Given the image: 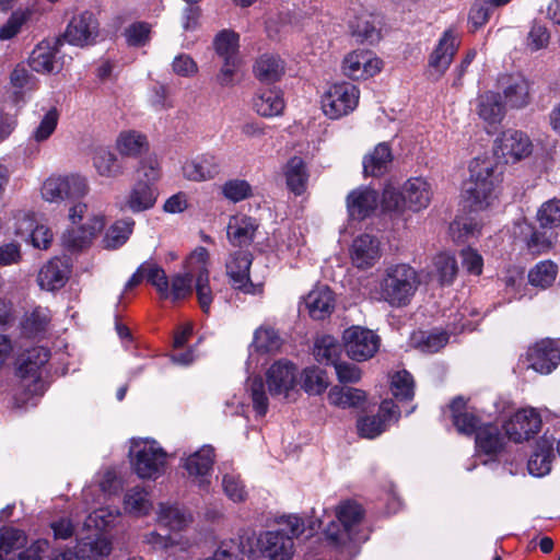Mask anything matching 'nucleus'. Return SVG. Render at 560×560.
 I'll return each mask as SVG.
<instances>
[{
    "mask_svg": "<svg viewBox=\"0 0 560 560\" xmlns=\"http://www.w3.org/2000/svg\"><path fill=\"white\" fill-rule=\"evenodd\" d=\"M503 171L504 164L493 158H476L470 162V175L465 194L474 210H482L490 206L502 182Z\"/></svg>",
    "mask_w": 560,
    "mask_h": 560,
    "instance_id": "1",
    "label": "nucleus"
},
{
    "mask_svg": "<svg viewBox=\"0 0 560 560\" xmlns=\"http://www.w3.org/2000/svg\"><path fill=\"white\" fill-rule=\"evenodd\" d=\"M364 510L361 504L346 500L336 508V521H331L325 533L336 546L354 549L368 539L361 529Z\"/></svg>",
    "mask_w": 560,
    "mask_h": 560,
    "instance_id": "2",
    "label": "nucleus"
},
{
    "mask_svg": "<svg viewBox=\"0 0 560 560\" xmlns=\"http://www.w3.org/2000/svg\"><path fill=\"white\" fill-rule=\"evenodd\" d=\"M419 284L418 273L411 266L407 264L388 266L380 281L381 300L392 307L407 306Z\"/></svg>",
    "mask_w": 560,
    "mask_h": 560,
    "instance_id": "3",
    "label": "nucleus"
},
{
    "mask_svg": "<svg viewBox=\"0 0 560 560\" xmlns=\"http://www.w3.org/2000/svg\"><path fill=\"white\" fill-rule=\"evenodd\" d=\"M560 363V347L557 340L545 338L528 347L518 359V366L532 369L535 372L548 375Z\"/></svg>",
    "mask_w": 560,
    "mask_h": 560,
    "instance_id": "4",
    "label": "nucleus"
},
{
    "mask_svg": "<svg viewBox=\"0 0 560 560\" xmlns=\"http://www.w3.org/2000/svg\"><path fill=\"white\" fill-rule=\"evenodd\" d=\"M50 351L44 347H34L25 352L18 366L16 373L22 387L31 395L43 393L40 369L49 361Z\"/></svg>",
    "mask_w": 560,
    "mask_h": 560,
    "instance_id": "5",
    "label": "nucleus"
},
{
    "mask_svg": "<svg viewBox=\"0 0 560 560\" xmlns=\"http://www.w3.org/2000/svg\"><path fill=\"white\" fill-rule=\"evenodd\" d=\"M359 90L355 85L342 82L331 85L322 97V108L326 116L338 119L351 113L358 105Z\"/></svg>",
    "mask_w": 560,
    "mask_h": 560,
    "instance_id": "6",
    "label": "nucleus"
},
{
    "mask_svg": "<svg viewBox=\"0 0 560 560\" xmlns=\"http://www.w3.org/2000/svg\"><path fill=\"white\" fill-rule=\"evenodd\" d=\"M88 190L86 179L80 175L51 176L43 184L42 196L47 201L59 202L81 198Z\"/></svg>",
    "mask_w": 560,
    "mask_h": 560,
    "instance_id": "7",
    "label": "nucleus"
},
{
    "mask_svg": "<svg viewBox=\"0 0 560 560\" xmlns=\"http://www.w3.org/2000/svg\"><path fill=\"white\" fill-rule=\"evenodd\" d=\"M345 349L349 358L354 361H366L378 351L381 339L371 329L352 326L342 335Z\"/></svg>",
    "mask_w": 560,
    "mask_h": 560,
    "instance_id": "8",
    "label": "nucleus"
},
{
    "mask_svg": "<svg viewBox=\"0 0 560 560\" xmlns=\"http://www.w3.org/2000/svg\"><path fill=\"white\" fill-rule=\"evenodd\" d=\"M133 469L140 478H158L166 462V453L156 443H142L136 445L131 452Z\"/></svg>",
    "mask_w": 560,
    "mask_h": 560,
    "instance_id": "9",
    "label": "nucleus"
},
{
    "mask_svg": "<svg viewBox=\"0 0 560 560\" xmlns=\"http://www.w3.org/2000/svg\"><path fill=\"white\" fill-rule=\"evenodd\" d=\"M98 36V21L94 13L83 11L72 16L68 26L60 37L70 45L84 47L93 45Z\"/></svg>",
    "mask_w": 560,
    "mask_h": 560,
    "instance_id": "10",
    "label": "nucleus"
},
{
    "mask_svg": "<svg viewBox=\"0 0 560 560\" xmlns=\"http://www.w3.org/2000/svg\"><path fill=\"white\" fill-rule=\"evenodd\" d=\"M253 255L247 249L233 252L225 262L226 276L234 290L246 294H255L256 285L250 281L249 269Z\"/></svg>",
    "mask_w": 560,
    "mask_h": 560,
    "instance_id": "11",
    "label": "nucleus"
},
{
    "mask_svg": "<svg viewBox=\"0 0 560 560\" xmlns=\"http://www.w3.org/2000/svg\"><path fill=\"white\" fill-rule=\"evenodd\" d=\"M459 47V39L454 30H446L436 47L429 56L428 75L433 80L440 79L451 66L453 58Z\"/></svg>",
    "mask_w": 560,
    "mask_h": 560,
    "instance_id": "12",
    "label": "nucleus"
},
{
    "mask_svg": "<svg viewBox=\"0 0 560 560\" xmlns=\"http://www.w3.org/2000/svg\"><path fill=\"white\" fill-rule=\"evenodd\" d=\"M399 410L394 401L384 400L376 415L363 416L357 421V429L360 436L374 439L383 433L390 421H397Z\"/></svg>",
    "mask_w": 560,
    "mask_h": 560,
    "instance_id": "13",
    "label": "nucleus"
},
{
    "mask_svg": "<svg viewBox=\"0 0 560 560\" xmlns=\"http://www.w3.org/2000/svg\"><path fill=\"white\" fill-rule=\"evenodd\" d=\"M295 382L296 368L288 360H278L266 371L268 393L272 397L287 398L294 388Z\"/></svg>",
    "mask_w": 560,
    "mask_h": 560,
    "instance_id": "14",
    "label": "nucleus"
},
{
    "mask_svg": "<svg viewBox=\"0 0 560 560\" xmlns=\"http://www.w3.org/2000/svg\"><path fill=\"white\" fill-rule=\"evenodd\" d=\"M540 427V416L533 408L518 410L503 425L505 435L516 443L530 439Z\"/></svg>",
    "mask_w": 560,
    "mask_h": 560,
    "instance_id": "15",
    "label": "nucleus"
},
{
    "mask_svg": "<svg viewBox=\"0 0 560 560\" xmlns=\"http://www.w3.org/2000/svg\"><path fill=\"white\" fill-rule=\"evenodd\" d=\"M257 544L269 560H290L294 553V542L284 529L268 530L261 534Z\"/></svg>",
    "mask_w": 560,
    "mask_h": 560,
    "instance_id": "16",
    "label": "nucleus"
},
{
    "mask_svg": "<svg viewBox=\"0 0 560 560\" xmlns=\"http://www.w3.org/2000/svg\"><path fill=\"white\" fill-rule=\"evenodd\" d=\"M382 61L370 50H355L343 59L345 75L352 80L368 79L381 70Z\"/></svg>",
    "mask_w": 560,
    "mask_h": 560,
    "instance_id": "17",
    "label": "nucleus"
},
{
    "mask_svg": "<svg viewBox=\"0 0 560 560\" xmlns=\"http://www.w3.org/2000/svg\"><path fill=\"white\" fill-rule=\"evenodd\" d=\"M498 149L505 163H516L530 155L533 143L523 131L510 129L498 139Z\"/></svg>",
    "mask_w": 560,
    "mask_h": 560,
    "instance_id": "18",
    "label": "nucleus"
},
{
    "mask_svg": "<svg viewBox=\"0 0 560 560\" xmlns=\"http://www.w3.org/2000/svg\"><path fill=\"white\" fill-rule=\"evenodd\" d=\"M499 88L505 104L512 108H522L530 101L529 83L521 74H504L500 77Z\"/></svg>",
    "mask_w": 560,
    "mask_h": 560,
    "instance_id": "19",
    "label": "nucleus"
},
{
    "mask_svg": "<svg viewBox=\"0 0 560 560\" xmlns=\"http://www.w3.org/2000/svg\"><path fill=\"white\" fill-rule=\"evenodd\" d=\"M353 266L365 270L373 267L381 257L380 241L370 235L362 234L355 237L350 249Z\"/></svg>",
    "mask_w": 560,
    "mask_h": 560,
    "instance_id": "20",
    "label": "nucleus"
},
{
    "mask_svg": "<svg viewBox=\"0 0 560 560\" xmlns=\"http://www.w3.org/2000/svg\"><path fill=\"white\" fill-rule=\"evenodd\" d=\"M61 45V38H56L54 45L45 40L39 43L30 55L28 67L39 73L59 72L61 63L56 59V54Z\"/></svg>",
    "mask_w": 560,
    "mask_h": 560,
    "instance_id": "21",
    "label": "nucleus"
},
{
    "mask_svg": "<svg viewBox=\"0 0 560 560\" xmlns=\"http://www.w3.org/2000/svg\"><path fill=\"white\" fill-rule=\"evenodd\" d=\"M346 202L350 219L361 221L376 210L378 194L369 187H360L349 192Z\"/></svg>",
    "mask_w": 560,
    "mask_h": 560,
    "instance_id": "22",
    "label": "nucleus"
},
{
    "mask_svg": "<svg viewBox=\"0 0 560 560\" xmlns=\"http://www.w3.org/2000/svg\"><path fill=\"white\" fill-rule=\"evenodd\" d=\"M182 460L188 477L195 478L200 487H205L214 463V448L211 445H203Z\"/></svg>",
    "mask_w": 560,
    "mask_h": 560,
    "instance_id": "23",
    "label": "nucleus"
},
{
    "mask_svg": "<svg viewBox=\"0 0 560 560\" xmlns=\"http://www.w3.org/2000/svg\"><path fill=\"white\" fill-rule=\"evenodd\" d=\"M105 220L103 215H94L85 224L67 230L62 234V244L70 250H80L88 246L91 240L103 230Z\"/></svg>",
    "mask_w": 560,
    "mask_h": 560,
    "instance_id": "24",
    "label": "nucleus"
},
{
    "mask_svg": "<svg viewBox=\"0 0 560 560\" xmlns=\"http://www.w3.org/2000/svg\"><path fill=\"white\" fill-rule=\"evenodd\" d=\"M258 226L257 220L252 217L233 215L226 226L228 240L231 245L240 249L248 247L254 241Z\"/></svg>",
    "mask_w": 560,
    "mask_h": 560,
    "instance_id": "25",
    "label": "nucleus"
},
{
    "mask_svg": "<svg viewBox=\"0 0 560 560\" xmlns=\"http://www.w3.org/2000/svg\"><path fill=\"white\" fill-rule=\"evenodd\" d=\"M220 171L219 160L210 153L197 155L183 165L184 177L194 182L210 180L219 175Z\"/></svg>",
    "mask_w": 560,
    "mask_h": 560,
    "instance_id": "26",
    "label": "nucleus"
},
{
    "mask_svg": "<svg viewBox=\"0 0 560 560\" xmlns=\"http://www.w3.org/2000/svg\"><path fill=\"white\" fill-rule=\"evenodd\" d=\"M70 276V268L66 260L54 258L39 270L37 282L42 289L55 291L62 288Z\"/></svg>",
    "mask_w": 560,
    "mask_h": 560,
    "instance_id": "27",
    "label": "nucleus"
},
{
    "mask_svg": "<svg viewBox=\"0 0 560 560\" xmlns=\"http://www.w3.org/2000/svg\"><path fill=\"white\" fill-rule=\"evenodd\" d=\"M304 304L313 319L323 320L330 316L335 308L334 293L326 285L316 287L305 296Z\"/></svg>",
    "mask_w": 560,
    "mask_h": 560,
    "instance_id": "28",
    "label": "nucleus"
},
{
    "mask_svg": "<svg viewBox=\"0 0 560 560\" xmlns=\"http://www.w3.org/2000/svg\"><path fill=\"white\" fill-rule=\"evenodd\" d=\"M378 24L375 15L362 10L349 20V30L358 42L373 44L381 37Z\"/></svg>",
    "mask_w": 560,
    "mask_h": 560,
    "instance_id": "29",
    "label": "nucleus"
},
{
    "mask_svg": "<svg viewBox=\"0 0 560 560\" xmlns=\"http://www.w3.org/2000/svg\"><path fill=\"white\" fill-rule=\"evenodd\" d=\"M506 438L505 434L501 433L498 425L483 424L475 435L476 448L479 453L495 456L503 451Z\"/></svg>",
    "mask_w": 560,
    "mask_h": 560,
    "instance_id": "30",
    "label": "nucleus"
},
{
    "mask_svg": "<svg viewBox=\"0 0 560 560\" xmlns=\"http://www.w3.org/2000/svg\"><path fill=\"white\" fill-rule=\"evenodd\" d=\"M553 458V442L546 436L540 438L527 463L529 474L536 477L546 476L551 470Z\"/></svg>",
    "mask_w": 560,
    "mask_h": 560,
    "instance_id": "31",
    "label": "nucleus"
},
{
    "mask_svg": "<svg viewBox=\"0 0 560 560\" xmlns=\"http://www.w3.org/2000/svg\"><path fill=\"white\" fill-rule=\"evenodd\" d=\"M402 190L409 210L419 211L427 208L431 201V186L422 177H413L408 179L404 184Z\"/></svg>",
    "mask_w": 560,
    "mask_h": 560,
    "instance_id": "32",
    "label": "nucleus"
},
{
    "mask_svg": "<svg viewBox=\"0 0 560 560\" xmlns=\"http://www.w3.org/2000/svg\"><path fill=\"white\" fill-rule=\"evenodd\" d=\"M453 423L457 431L465 435L477 434L481 428L480 418L472 411L468 410L462 397L455 398L451 404Z\"/></svg>",
    "mask_w": 560,
    "mask_h": 560,
    "instance_id": "33",
    "label": "nucleus"
},
{
    "mask_svg": "<svg viewBox=\"0 0 560 560\" xmlns=\"http://www.w3.org/2000/svg\"><path fill=\"white\" fill-rule=\"evenodd\" d=\"M156 197L158 192L154 187L142 179H137L126 199L125 206L135 213L142 212L155 205Z\"/></svg>",
    "mask_w": 560,
    "mask_h": 560,
    "instance_id": "34",
    "label": "nucleus"
},
{
    "mask_svg": "<svg viewBox=\"0 0 560 560\" xmlns=\"http://www.w3.org/2000/svg\"><path fill=\"white\" fill-rule=\"evenodd\" d=\"M254 71L260 82L271 84L284 74V61L277 55L265 54L257 59Z\"/></svg>",
    "mask_w": 560,
    "mask_h": 560,
    "instance_id": "35",
    "label": "nucleus"
},
{
    "mask_svg": "<svg viewBox=\"0 0 560 560\" xmlns=\"http://www.w3.org/2000/svg\"><path fill=\"white\" fill-rule=\"evenodd\" d=\"M392 162L390 148L386 143H380L364 156L363 172L366 176H381L388 171Z\"/></svg>",
    "mask_w": 560,
    "mask_h": 560,
    "instance_id": "36",
    "label": "nucleus"
},
{
    "mask_svg": "<svg viewBox=\"0 0 560 560\" xmlns=\"http://www.w3.org/2000/svg\"><path fill=\"white\" fill-rule=\"evenodd\" d=\"M328 401L340 408H357L364 404L366 394L362 389L348 386H334L328 393Z\"/></svg>",
    "mask_w": 560,
    "mask_h": 560,
    "instance_id": "37",
    "label": "nucleus"
},
{
    "mask_svg": "<svg viewBox=\"0 0 560 560\" xmlns=\"http://www.w3.org/2000/svg\"><path fill=\"white\" fill-rule=\"evenodd\" d=\"M288 188L295 195H302L306 189L308 174L304 161L299 156L291 158L285 166Z\"/></svg>",
    "mask_w": 560,
    "mask_h": 560,
    "instance_id": "38",
    "label": "nucleus"
},
{
    "mask_svg": "<svg viewBox=\"0 0 560 560\" xmlns=\"http://www.w3.org/2000/svg\"><path fill=\"white\" fill-rule=\"evenodd\" d=\"M152 502L144 488L133 487L129 489L124 498V509L130 515L144 516L152 510Z\"/></svg>",
    "mask_w": 560,
    "mask_h": 560,
    "instance_id": "39",
    "label": "nucleus"
},
{
    "mask_svg": "<svg viewBox=\"0 0 560 560\" xmlns=\"http://www.w3.org/2000/svg\"><path fill=\"white\" fill-rule=\"evenodd\" d=\"M478 114L489 125L500 122L504 116V106L500 101V94L488 92L480 96Z\"/></svg>",
    "mask_w": 560,
    "mask_h": 560,
    "instance_id": "40",
    "label": "nucleus"
},
{
    "mask_svg": "<svg viewBox=\"0 0 560 560\" xmlns=\"http://www.w3.org/2000/svg\"><path fill=\"white\" fill-rule=\"evenodd\" d=\"M254 107L257 114L264 117H273L280 115L284 108V102L279 91H262L254 101Z\"/></svg>",
    "mask_w": 560,
    "mask_h": 560,
    "instance_id": "41",
    "label": "nucleus"
},
{
    "mask_svg": "<svg viewBox=\"0 0 560 560\" xmlns=\"http://www.w3.org/2000/svg\"><path fill=\"white\" fill-rule=\"evenodd\" d=\"M282 339L279 334L269 326H261L254 332V340L250 343V349L260 353H272L280 350Z\"/></svg>",
    "mask_w": 560,
    "mask_h": 560,
    "instance_id": "42",
    "label": "nucleus"
},
{
    "mask_svg": "<svg viewBox=\"0 0 560 560\" xmlns=\"http://www.w3.org/2000/svg\"><path fill=\"white\" fill-rule=\"evenodd\" d=\"M413 346L424 353H435L444 348L448 341L445 331H418L411 337Z\"/></svg>",
    "mask_w": 560,
    "mask_h": 560,
    "instance_id": "43",
    "label": "nucleus"
},
{
    "mask_svg": "<svg viewBox=\"0 0 560 560\" xmlns=\"http://www.w3.org/2000/svg\"><path fill=\"white\" fill-rule=\"evenodd\" d=\"M135 221L132 219H122L116 221L106 232L103 244L107 249H116L124 245L130 237Z\"/></svg>",
    "mask_w": 560,
    "mask_h": 560,
    "instance_id": "44",
    "label": "nucleus"
},
{
    "mask_svg": "<svg viewBox=\"0 0 560 560\" xmlns=\"http://www.w3.org/2000/svg\"><path fill=\"white\" fill-rule=\"evenodd\" d=\"M433 273L442 285L453 283L457 271V262L453 255L448 253H440L433 259Z\"/></svg>",
    "mask_w": 560,
    "mask_h": 560,
    "instance_id": "45",
    "label": "nucleus"
},
{
    "mask_svg": "<svg viewBox=\"0 0 560 560\" xmlns=\"http://www.w3.org/2000/svg\"><path fill=\"white\" fill-rule=\"evenodd\" d=\"M329 382L324 370L311 366L303 370L301 374V387L308 395H320L328 387Z\"/></svg>",
    "mask_w": 560,
    "mask_h": 560,
    "instance_id": "46",
    "label": "nucleus"
},
{
    "mask_svg": "<svg viewBox=\"0 0 560 560\" xmlns=\"http://www.w3.org/2000/svg\"><path fill=\"white\" fill-rule=\"evenodd\" d=\"M50 322L49 311L45 307H36L25 316L22 322L23 334L27 337H37L45 332Z\"/></svg>",
    "mask_w": 560,
    "mask_h": 560,
    "instance_id": "47",
    "label": "nucleus"
},
{
    "mask_svg": "<svg viewBox=\"0 0 560 560\" xmlns=\"http://www.w3.org/2000/svg\"><path fill=\"white\" fill-rule=\"evenodd\" d=\"M110 550V544L105 538L88 539L78 544L74 555L78 560H101Z\"/></svg>",
    "mask_w": 560,
    "mask_h": 560,
    "instance_id": "48",
    "label": "nucleus"
},
{
    "mask_svg": "<svg viewBox=\"0 0 560 560\" xmlns=\"http://www.w3.org/2000/svg\"><path fill=\"white\" fill-rule=\"evenodd\" d=\"M117 149L121 155L138 156L148 150V142L141 133L124 131L117 139Z\"/></svg>",
    "mask_w": 560,
    "mask_h": 560,
    "instance_id": "49",
    "label": "nucleus"
},
{
    "mask_svg": "<svg viewBox=\"0 0 560 560\" xmlns=\"http://www.w3.org/2000/svg\"><path fill=\"white\" fill-rule=\"evenodd\" d=\"M189 522L186 513L176 505L161 503L158 512V523L172 530L183 529Z\"/></svg>",
    "mask_w": 560,
    "mask_h": 560,
    "instance_id": "50",
    "label": "nucleus"
},
{
    "mask_svg": "<svg viewBox=\"0 0 560 560\" xmlns=\"http://www.w3.org/2000/svg\"><path fill=\"white\" fill-rule=\"evenodd\" d=\"M247 392L252 399L253 408L258 417H264L269 407L268 396L265 389L264 380L260 376L247 380Z\"/></svg>",
    "mask_w": 560,
    "mask_h": 560,
    "instance_id": "51",
    "label": "nucleus"
},
{
    "mask_svg": "<svg viewBox=\"0 0 560 560\" xmlns=\"http://www.w3.org/2000/svg\"><path fill=\"white\" fill-rule=\"evenodd\" d=\"M340 353L341 347L331 336H324L315 343L314 355L320 363L336 365L339 362Z\"/></svg>",
    "mask_w": 560,
    "mask_h": 560,
    "instance_id": "52",
    "label": "nucleus"
},
{
    "mask_svg": "<svg viewBox=\"0 0 560 560\" xmlns=\"http://www.w3.org/2000/svg\"><path fill=\"white\" fill-rule=\"evenodd\" d=\"M217 54L222 59H238V34L230 30L219 32L213 40Z\"/></svg>",
    "mask_w": 560,
    "mask_h": 560,
    "instance_id": "53",
    "label": "nucleus"
},
{
    "mask_svg": "<svg viewBox=\"0 0 560 560\" xmlns=\"http://www.w3.org/2000/svg\"><path fill=\"white\" fill-rule=\"evenodd\" d=\"M142 268L144 279L156 289L162 299H168L170 283L163 268L153 261H144Z\"/></svg>",
    "mask_w": 560,
    "mask_h": 560,
    "instance_id": "54",
    "label": "nucleus"
},
{
    "mask_svg": "<svg viewBox=\"0 0 560 560\" xmlns=\"http://www.w3.org/2000/svg\"><path fill=\"white\" fill-rule=\"evenodd\" d=\"M94 166L101 176L117 177L122 174V167L116 155L105 149H100L94 155Z\"/></svg>",
    "mask_w": 560,
    "mask_h": 560,
    "instance_id": "55",
    "label": "nucleus"
},
{
    "mask_svg": "<svg viewBox=\"0 0 560 560\" xmlns=\"http://www.w3.org/2000/svg\"><path fill=\"white\" fill-rule=\"evenodd\" d=\"M23 224H26V230L31 231L30 237L34 247L46 249L49 246L52 233L48 228L44 225L33 228V219L30 215H24L21 225L15 231L18 235H24Z\"/></svg>",
    "mask_w": 560,
    "mask_h": 560,
    "instance_id": "56",
    "label": "nucleus"
},
{
    "mask_svg": "<svg viewBox=\"0 0 560 560\" xmlns=\"http://www.w3.org/2000/svg\"><path fill=\"white\" fill-rule=\"evenodd\" d=\"M25 537L23 533L15 528L0 529V559L15 560L11 556L16 549L23 546Z\"/></svg>",
    "mask_w": 560,
    "mask_h": 560,
    "instance_id": "57",
    "label": "nucleus"
},
{
    "mask_svg": "<svg viewBox=\"0 0 560 560\" xmlns=\"http://www.w3.org/2000/svg\"><path fill=\"white\" fill-rule=\"evenodd\" d=\"M10 81L16 95H23L28 91H33L37 84L36 77L28 71L27 66L24 63L15 66L11 72Z\"/></svg>",
    "mask_w": 560,
    "mask_h": 560,
    "instance_id": "58",
    "label": "nucleus"
},
{
    "mask_svg": "<svg viewBox=\"0 0 560 560\" xmlns=\"http://www.w3.org/2000/svg\"><path fill=\"white\" fill-rule=\"evenodd\" d=\"M557 276V266L551 261H540L529 272V283L546 289L552 284Z\"/></svg>",
    "mask_w": 560,
    "mask_h": 560,
    "instance_id": "59",
    "label": "nucleus"
},
{
    "mask_svg": "<svg viewBox=\"0 0 560 560\" xmlns=\"http://www.w3.org/2000/svg\"><path fill=\"white\" fill-rule=\"evenodd\" d=\"M392 390L396 398L410 400L413 397V378L407 371L396 372L392 380Z\"/></svg>",
    "mask_w": 560,
    "mask_h": 560,
    "instance_id": "60",
    "label": "nucleus"
},
{
    "mask_svg": "<svg viewBox=\"0 0 560 560\" xmlns=\"http://www.w3.org/2000/svg\"><path fill=\"white\" fill-rule=\"evenodd\" d=\"M221 191L230 201L238 202L252 196V186L245 179L235 178L225 182Z\"/></svg>",
    "mask_w": 560,
    "mask_h": 560,
    "instance_id": "61",
    "label": "nucleus"
},
{
    "mask_svg": "<svg viewBox=\"0 0 560 560\" xmlns=\"http://www.w3.org/2000/svg\"><path fill=\"white\" fill-rule=\"evenodd\" d=\"M196 292L202 312L208 314L213 296L209 284V271L206 267H201L198 271L196 278Z\"/></svg>",
    "mask_w": 560,
    "mask_h": 560,
    "instance_id": "62",
    "label": "nucleus"
},
{
    "mask_svg": "<svg viewBox=\"0 0 560 560\" xmlns=\"http://www.w3.org/2000/svg\"><path fill=\"white\" fill-rule=\"evenodd\" d=\"M537 219L542 229H553L560 224V200H549L539 208Z\"/></svg>",
    "mask_w": 560,
    "mask_h": 560,
    "instance_id": "63",
    "label": "nucleus"
},
{
    "mask_svg": "<svg viewBox=\"0 0 560 560\" xmlns=\"http://www.w3.org/2000/svg\"><path fill=\"white\" fill-rule=\"evenodd\" d=\"M242 542L231 539L222 541L211 558L206 560H243Z\"/></svg>",
    "mask_w": 560,
    "mask_h": 560,
    "instance_id": "64",
    "label": "nucleus"
}]
</instances>
